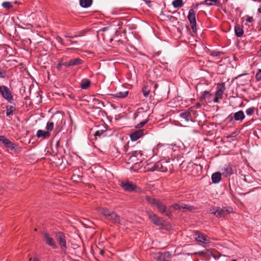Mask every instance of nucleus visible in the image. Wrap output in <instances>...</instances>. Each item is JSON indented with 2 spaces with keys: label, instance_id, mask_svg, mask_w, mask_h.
I'll use <instances>...</instances> for the list:
<instances>
[{
  "label": "nucleus",
  "instance_id": "4",
  "mask_svg": "<svg viewBox=\"0 0 261 261\" xmlns=\"http://www.w3.org/2000/svg\"><path fill=\"white\" fill-rule=\"evenodd\" d=\"M56 239L61 248L62 251L65 252L67 249V246L65 234L62 232H58L56 235Z\"/></svg>",
  "mask_w": 261,
  "mask_h": 261
},
{
  "label": "nucleus",
  "instance_id": "39",
  "mask_svg": "<svg viewBox=\"0 0 261 261\" xmlns=\"http://www.w3.org/2000/svg\"><path fill=\"white\" fill-rule=\"evenodd\" d=\"M6 75V72L5 70L0 67V78H5Z\"/></svg>",
  "mask_w": 261,
  "mask_h": 261
},
{
  "label": "nucleus",
  "instance_id": "52",
  "mask_svg": "<svg viewBox=\"0 0 261 261\" xmlns=\"http://www.w3.org/2000/svg\"><path fill=\"white\" fill-rule=\"evenodd\" d=\"M163 261H169V260H167V259H164Z\"/></svg>",
  "mask_w": 261,
  "mask_h": 261
},
{
  "label": "nucleus",
  "instance_id": "51",
  "mask_svg": "<svg viewBox=\"0 0 261 261\" xmlns=\"http://www.w3.org/2000/svg\"><path fill=\"white\" fill-rule=\"evenodd\" d=\"M231 261H238L237 259H233Z\"/></svg>",
  "mask_w": 261,
  "mask_h": 261
},
{
  "label": "nucleus",
  "instance_id": "30",
  "mask_svg": "<svg viewBox=\"0 0 261 261\" xmlns=\"http://www.w3.org/2000/svg\"><path fill=\"white\" fill-rule=\"evenodd\" d=\"M180 207H181V210H182V211L184 212L187 211H192L194 209L193 206H192L190 205L184 204V203H182L181 204H180Z\"/></svg>",
  "mask_w": 261,
  "mask_h": 261
},
{
  "label": "nucleus",
  "instance_id": "37",
  "mask_svg": "<svg viewBox=\"0 0 261 261\" xmlns=\"http://www.w3.org/2000/svg\"><path fill=\"white\" fill-rule=\"evenodd\" d=\"M217 2V0H205L204 3L208 6H211L214 5Z\"/></svg>",
  "mask_w": 261,
  "mask_h": 261
},
{
  "label": "nucleus",
  "instance_id": "35",
  "mask_svg": "<svg viewBox=\"0 0 261 261\" xmlns=\"http://www.w3.org/2000/svg\"><path fill=\"white\" fill-rule=\"evenodd\" d=\"M255 111V108L254 107H251L247 109L246 111V113L247 115L251 116L252 115Z\"/></svg>",
  "mask_w": 261,
  "mask_h": 261
},
{
  "label": "nucleus",
  "instance_id": "10",
  "mask_svg": "<svg viewBox=\"0 0 261 261\" xmlns=\"http://www.w3.org/2000/svg\"><path fill=\"white\" fill-rule=\"evenodd\" d=\"M0 141L2 142L6 147L10 148L11 149L16 150L18 147L17 145L11 142L4 136H0Z\"/></svg>",
  "mask_w": 261,
  "mask_h": 261
},
{
  "label": "nucleus",
  "instance_id": "45",
  "mask_svg": "<svg viewBox=\"0 0 261 261\" xmlns=\"http://www.w3.org/2000/svg\"><path fill=\"white\" fill-rule=\"evenodd\" d=\"M147 168H153V164H148Z\"/></svg>",
  "mask_w": 261,
  "mask_h": 261
},
{
  "label": "nucleus",
  "instance_id": "29",
  "mask_svg": "<svg viewBox=\"0 0 261 261\" xmlns=\"http://www.w3.org/2000/svg\"><path fill=\"white\" fill-rule=\"evenodd\" d=\"M91 82L89 80L85 79L83 80L81 83V87L83 89H87L90 85Z\"/></svg>",
  "mask_w": 261,
  "mask_h": 261
},
{
  "label": "nucleus",
  "instance_id": "17",
  "mask_svg": "<svg viewBox=\"0 0 261 261\" xmlns=\"http://www.w3.org/2000/svg\"><path fill=\"white\" fill-rule=\"evenodd\" d=\"M107 128L105 126H103L101 128L97 130L94 133L95 139L97 137H104L107 136L106 134Z\"/></svg>",
  "mask_w": 261,
  "mask_h": 261
},
{
  "label": "nucleus",
  "instance_id": "14",
  "mask_svg": "<svg viewBox=\"0 0 261 261\" xmlns=\"http://www.w3.org/2000/svg\"><path fill=\"white\" fill-rule=\"evenodd\" d=\"M144 135V129L136 130L130 134L132 141H135L142 137Z\"/></svg>",
  "mask_w": 261,
  "mask_h": 261
},
{
  "label": "nucleus",
  "instance_id": "2",
  "mask_svg": "<svg viewBox=\"0 0 261 261\" xmlns=\"http://www.w3.org/2000/svg\"><path fill=\"white\" fill-rule=\"evenodd\" d=\"M232 209L230 208H221L220 207H211L209 210L211 214L215 215L218 218L224 217L230 213Z\"/></svg>",
  "mask_w": 261,
  "mask_h": 261
},
{
  "label": "nucleus",
  "instance_id": "33",
  "mask_svg": "<svg viewBox=\"0 0 261 261\" xmlns=\"http://www.w3.org/2000/svg\"><path fill=\"white\" fill-rule=\"evenodd\" d=\"M2 7L7 10L10 9L13 7L12 4L9 2H4L2 3Z\"/></svg>",
  "mask_w": 261,
  "mask_h": 261
},
{
  "label": "nucleus",
  "instance_id": "54",
  "mask_svg": "<svg viewBox=\"0 0 261 261\" xmlns=\"http://www.w3.org/2000/svg\"><path fill=\"white\" fill-rule=\"evenodd\" d=\"M259 50H260V51L261 52V46H260V49Z\"/></svg>",
  "mask_w": 261,
  "mask_h": 261
},
{
  "label": "nucleus",
  "instance_id": "28",
  "mask_svg": "<svg viewBox=\"0 0 261 261\" xmlns=\"http://www.w3.org/2000/svg\"><path fill=\"white\" fill-rule=\"evenodd\" d=\"M80 5L83 8H87L90 7L92 3V0H80Z\"/></svg>",
  "mask_w": 261,
  "mask_h": 261
},
{
  "label": "nucleus",
  "instance_id": "48",
  "mask_svg": "<svg viewBox=\"0 0 261 261\" xmlns=\"http://www.w3.org/2000/svg\"><path fill=\"white\" fill-rule=\"evenodd\" d=\"M258 12L260 13H261V6L259 7V8L258 9Z\"/></svg>",
  "mask_w": 261,
  "mask_h": 261
},
{
  "label": "nucleus",
  "instance_id": "5",
  "mask_svg": "<svg viewBox=\"0 0 261 261\" xmlns=\"http://www.w3.org/2000/svg\"><path fill=\"white\" fill-rule=\"evenodd\" d=\"M225 90V86L224 83H222L218 85L217 87V91L215 93V98L214 99V102L217 103L219 100L222 99V95L224 91Z\"/></svg>",
  "mask_w": 261,
  "mask_h": 261
},
{
  "label": "nucleus",
  "instance_id": "32",
  "mask_svg": "<svg viewBox=\"0 0 261 261\" xmlns=\"http://www.w3.org/2000/svg\"><path fill=\"white\" fill-rule=\"evenodd\" d=\"M54 123L52 121L48 122L46 124V128L47 129L46 132L50 133L54 128Z\"/></svg>",
  "mask_w": 261,
  "mask_h": 261
},
{
  "label": "nucleus",
  "instance_id": "42",
  "mask_svg": "<svg viewBox=\"0 0 261 261\" xmlns=\"http://www.w3.org/2000/svg\"><path fill=\"white\" fill-rule=\"evenodd\" d=\"M253 17H249L247 18L246 21L248 22H251L253 21Z\"/></svg>",
  "mask_w": 261,
  "mask_h": 261
},
{
  "label": "nucleus",
  "instance_id": "6",
  "mask_svg": "<svg viewBox=\"0 0 261 261\" xmlns=\"http://www.w3.org/2000/svg\"><path fill=\"white\" fill-rule=\"evenodd\" d=\"M195 12L193 9H190L188 12V19L191 25V28L194 33L196 32V22L195 18Z\"/></svg>",
  "mask_w": 261,
  "mask_h": 261
},
{
  "label": "nucleus",
  "instance_id": "24",
  "mask_svg": "<svg viewBox=\"0 0 261 261\" xmlns=\"http://www.w3.org/2000/svg\"><path fill=\"white\" fill-rule=\"evenodd\" d=\"M234 32L237 37H240L243 35L244 31L241 25L237 24L235 26Z\"/></svg>",
  "mask_w": 261,
  "mask_h": 261
},
{
  "label": "nucleus",
  "instance_id": "31",
  "mask_svg": "<svg viewBox=\"0 0 261 261\" xmlns=\"http://www.w3.org/2000/svg\"><path fill=\"white\" fill-rule=\"evenodd\" d=\"M15 110V107L12 106H6V115L9 116L12 114L13 111Z\"/></svg>",
  "mask_w": 261,
  "mask_h": 261
},
{
  "label": "nucleus",
  "instance_id": "18",
  "mask_svg": "<svg viewBox=\"0 0 261 261\" xmlns=\"http://www.w3.org/2000/svg\"><path fill=\"white\" fill-rule=\"evenodd\" d=\"M179 117L181 119L188 122L191 118V112L188 110L184 112H182L180 113Z\"/></svg>",
  "mask_w": 261,
  "mask_h": 261
},
{
  "label": "nucleus",
  "instance_id": "3",
  "mask_svg": "<svg viewBox=\"0 0 261 261\" xmlns=\"http://www.w3.org/2000/svg\"><path fill=\"white\" fill-rule=\"evenodd\" d=\"M120 185L126 191L129 192H136L137 193L142 192V190L132 181H122L121 182Z\"/></svg>",
  "mask_w": 261,
  "mask_h": 261
},
{
  "label": "nucleus",
  "instance_id": "21",
  "mask_svg": "<svg viewBox=\"0 0 261 261\" xmlns=\"http://www.w3.org/2000/svg\"><path fill=\"white\" fill-rule=\"evenodd\" d=\"M221 173L220 172H216L213 173L212 175V180L214 184H217L219 182L221 179Z\"/></svg>",
  "mask_w": 261,
  "mask_h": 261
},
{
  "label": "nucleus",
  "instance_id": "50",
  "mask_svg": "<svg viewBox=\"0 0 261 261\" xmlns=\"http://www.w3.org/2000/svg\"><path fill=\"white\" fill-rule=\"evenodd\" d=\"M67 38H70L71 37L70 36H66V37Z\"/></svg>",
  "mask_w": 261,
  "mask_h": 261
},
{
  "label": "nucleus",
  "instance_id": "36",
  "mask_svg": "<svg viewBox=\"0 0 261 261\" xmlns=\"http://www.w3.org/2000/svg\"><path fill=\"white\" fill-rule=\"evenodd\" d=\"M211 95V93L210 92L205 91L203 92L202 95L200 98V100H203V99H205V98Z\"/></svg>",
  "mask_w": 261,
  "mask_h": 261
},
{
  "label": "nucleus",
  "instance_id": "15",
  "mask_svg": "<svg viewBox=\"0 0 261 261\" xmlns=\"http://www.w3.org/2000/svg\"><path fill=\"white\" fill-rule=\"evenodd\" d=\"M83 63V61L80 58H75L71 59L68 62H65L63 63L64 66L68 67L75 65L81 64Z\"/></svg>",
  "mask_w": 261,
  "mask_h": 261
},
{
  "label": "nucleus",
  "instance_id": "34",
  "mask_svg": "<svg viewBox=\"0 0 261 261\" xmlns=\"http://www.w3.org/2000/svg\"><path fill=\"white\" fill-rule=\"evenodd\" d=\"M142 92L144 97H147L150 93V89L148 87L144 86L142 89Z\"/></svg>",
  "mask_w": 261,
  "mask_h": 261
},
{
  "label": "nucleus",
  "instance_id": "22",
  "mask_svg": "<svg viewBox=\"0 0 261 261\" xmlns=\"http://www.w3.org/2000/svg\"><path fill=\"white\" fill-rule=\"evenodd\" d=\"M245 117L244 112L239 111L234 114V119L237 121H242Z\"/></svg>",
  "mask_w": 261,
  "mask_h": 261
},
{
  "label": "nucleus",
  "instance_id": "9",
  "mask_svg": "<svg viewBox=\"0 0 261 261\" xmlns=\"http://www.w3.org/2000/svg\"><path fill=\"white\" fill-rule=\"evenodd\" d=\"M43 237L44 241L47 245L51 247L53 249H56L57 248V245L55 241L50 236L49 234L46 232H44Z\"/></svg>",
  "mask_w": 261,
  "mask_h": 261
},
{
  "label": "nucleus",
  "instance_id": "53",
  "mask_svg": "<svg viewBox=\"0 0 261 261\" xmlns=\"http://www.w3.org/2000/svg\"><path fill=\"white\" fill-rule=\"evenodd\" d=\"M31 260H32V258H30L29 259V261H31Z\"/></svg>",
  "mask_w": 261,
  "mask_h": 261
},
{
  "label": "nucleus",
  "instance_id": "41",
  "mask_svg": "<svg viewBox=\"0 0 261 261\" xmlns=\"http://www.w3.org/2000/svg\"><path fill=\"white\" fill-rule=\"evenodd\" d=\"M172 207L176 210H181L180 205L179 204H174L172 205Z\"/></svg>",
  "mask_w": 261,
  "mask_h": 261
},
{
  "label": "nucleus",
  "instance_id": "13",
  "mask_svg": "<svg viewBox=\"0 0 261 261\" xmlns=\"http://www.w3.org/2000/svg\"><path fill=\"white\" fill-rule=\"evenodd\" d=\"M235 170L234 167L230 165H226L222 169V175L224 177H227L233 174Z\"/></svg>",
  "mask_w": 261,
  "mask_h": 261
},
{
  "label": "nucleus",
  "instance_id": "43",
  "mask_svg": "<svg viewBox=\"0 0 261 261\" xmlns=\"http://www.w3.org/2000/svg\"><path fill=\"white\" fill-rule=\"evenodd\" d=\"M69 41H70L71 45L77 44V43L76 41H71L70 40H69Z\"/></svg>",
  "mask_w": 261,
  "mask_h": 261
},
{
  "label": "nucleus",
  "instance_id": "8",
  "mask_svg": "<svg viewBox=\"0 0 261 261\" xmlns=\"http://www.w3.org/2000/svg\"><path fill=\"white\" fill-rule=\"evenodd\" d=\"M146 213L148 214L150 221L153 224L158 226L162 225V222L161 219L154 213L151 211H146Z\"/></svg>",
  "mask_w": 261,
  "mask_h": 261
},
{
  "label": "nucleus",
  "instance_id": "12",
  "mask_svg": "<svg viewBox=\"0 0 261 261\" xmlns=\"http://www.w3.org/2000/svg\"><path fill=\"white\" fill-rule=\"evenodd\" d=\"M159 211L162 214H165L166 216H169L171 215V213L169 210H168L166 206L161 201L159 200L158 201L155 206Z\"/></svg>",
  "mask_w": 261,
  "mask_h": 261
},
{
  "label": "nucleus",
  "instance_id": "47",
  "mask_svg": "<svg viewBox=\"0 0 261 261\" xmlns=\"http://www.w3.org/2000/svg\"><path fill=\"white\" fill-rule=\"evenodd\" d=\"M61 64H59L57 65V68H58V69H60V68H61Z\"/></svg>",
  "mask_w": 261,
  "mask_h": 261
},
{
  "label": "nucleus",
  "instance_id": "23",
  "mask_svg": "<svg viewBox=\"0 0 261 261\" xmlns=\"http://www.w3.org/2000/svg\"><path fill=\"white\" fill-rule=\"evenodd\" d=\"M162 169V165L160 162H158L153 164V168H147V170L149 171H161Z\"/></svg>",
  "mask_w": 261,
  "mask_h": 261
},
{
  "label": "nucleus",
  "instance_id": "11",
  "mask_svg": "<svg viewBox=\"0 0 261 261\" xmlns=\"http://www.w3.org/2000/svg\"><path fill=\"white\" fill-rule=\"evenodd\" d=\"M0 93L5 99H7L9 101L11 100L13 98V96L8 88L5 86H2V88L0 90Z\"/></svg>",
  "mask_w": 261,
  "mask_h": 261
},
{
  "label": "nucleus",
  "instance_id": "20",
  "mask_svg": "<svg viewBox=\"0 0 261 261\" xmlns=\"http://www.w3.org/2000/svg\"><path fill=\"white\" fill-rule=\"evenodd\" d=\"M36 136L38 138L42 137L43 138H47L50 136V133L41 129H39L37 132Z\"/></svg>",
  "mask_w": 261,
  "mask_h": 261
},
{
  "label": "nucleus",
  "instance_id": "26",
  "mask_svg": "<svg viewBox=\"0 0 261 261\" xmlns=\"http://www.w3.org/2000/svg\"><path fill=\"white\" fill-rule=\"evenodd\" d=\"M166 256V253L163 254V253L161 252H157L155 253L153 255V258L156 261H163L165 259Z\"/></svg>",
  "mask_w": 261,
  "mask_h": 261
},
{
  "label": "nucleus",
  "instance_id": "7",
  "mask_svg": "<svg viewBox=\"0 0 261 261\" xmlns=\"http://www.w3.org/2000/svg\"><path fill=\"white\" fill-rule=\"evenodd\" d=\"M142 155L143 154L141 151H133L132 153V155L129 157V160L134 164H137L138 162L142 161L143 160Z\"/></svg>",
  "mask_w": 261,
  "mask_h": 261
},
{
  "label": "nucleus",
  "instance_id": "46",
  "mask_svg": "<svg viewBox=\"0 0 261 261\" xmlns=\"http://www.w3.org/2000/svg\"><path fill=\"white\" fill-rule=\"evenodd\" d=\"M203 253H204L202 251H200V252H198L195 253L196 254H203Z\"/></svg>",
  "mask_w": 261,
  "mask_h": 261
},
{
  "label": "nucleus",
  "instance_id": "19",
  "mask_svg": "<svg viewBox=\"0 0 261 261\" xmlns=\"http://www.w3.org/2000/svg\"><path fill=\"white\" fill-rule=\"evenodd\" d=\"M128 93V91L127 90H125L124 91L117 92L116 93L112 94V96L114 97L123 98L126 97Z\"/></svg>",
  "mask_w": 261,
  "mask_h": 261
},
{
  "label": "nucleus",
  "instance_id": "40",
  "mask_svg": "<svg viewBox=\"0 0 261 261\" xmlns=\"http://www.w3.org/2000/svg\"><path fill=\"white\" fill-rule=\"evenodd\" d=\"M255 77L257 81L261 80V69H258V72L255 75Z\"/></svg>",
  "mask_w": 261,
  "mask_h": 261
},
{
  "label": "nucleus",
  "instance_id": "38",
  "mask_svg": "<svg viewBox=\"0 0 261 261\" xmlns=\"http://www.w3.org/2000/svg\"><path fill=\"white\" fill-rule=\"evenodd\" d=\"M147 122H148V120L146 119V120H144L143 121L141 122L140 123L138 124L136 126V127L138 128H140L143 127L145 124H146Z\"/></svg>",
  "mask_w": 261,
  "mask_h": 261
},
{
  "label": "nucleus",
  "instance_id": "27",
  "mask_svg": "<svg viewBox=\"0 0 261 261\" xmlns=\"http://www.w3.org/2000/svg\"><path fill=\"white\" fill-rule=\"evenodd\" d=\"M172 5L175 8H181L184 6L182 0H174L172 2Z\"/></svg>",
  "mask_w": 261,
  "mask_h": 261
},
{
  "label": "nucleus",
  "instance_id": "49",
  "mask_svg": "<svg viewBox=\"0 0 261 261\" xmlns=\"http://www.w3.org/2000/svg\"><path fill=\"white\" fill-rule=\"evenodd\" d=\"M157 87H158V85H157L156 84H155V85H154V88H155V89H156V88H157Z\"/></svg>",
  "mask_w": 261,
  "mask_h": 261
},
{
  "label": "nucleus",
  "instance_id": "16",
  "mask_svg": "<svg viewBox=\"0 0 261 261\" xmlns=\"http://www.w3.org/2000/svg\"><path fill=\"white\" fill-rule=\"evenodd\" d=\"M194 238L197 241L203 243L207 244L210 242V240L207 239L205 236L200 233L196 232L194 234Z\"/></svg>",
  "mask_w": 261,
  "mask_h": 261
},
{
  "label": "nucleus",
  "instance_id": "25",
  "mask_svg": "<svg viewBox=\"0 0 261 261\" xmlns=\"http://www.w3.org/2000/svg\"><path fill=\"white\" fill-rule=\"evenodd\" d=\"M145 199L147 202L152 206H155L159 201L158 199L150 196H146Z\"/></svg>",
  "mask_w": 261,
  "mask_h": 261
},
{
  "label": "nucleus",
  "instance_id": "44",
  "mask_svg": "<svg viewBox=\"0 0 261 261\" xmlns=\"http://www.w3.org/2000/svg\"><path fill=\"white\" fill-rule=\"evenodd\" d=\"M32 261H40V259L37 257H35L33 258Z\"/></svg>",
  "mask_w": 261,
  "mask_h": 261
},
{
  "label": "nucleus",
  "instance_id": "1",
  "mask_svg": "<svg viewBox=\"0 0 261 261\" xmlns=\"http://www.w3.org/2000/svg\"><path fill=\"white\" fill-rule=\"evenodd\" d=\"M100 213L105 218L114 224H121V219L115 212L111 211L107 208H101Z\"/></svg>",
  "mask_w": 261,
  "mask_h": 261
}]
</instances>
